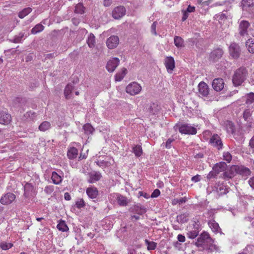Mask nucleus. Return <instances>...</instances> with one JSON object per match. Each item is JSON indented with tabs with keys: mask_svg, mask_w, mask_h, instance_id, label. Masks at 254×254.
I'll return each instance as SVG.
<instances>
[{
	"mask_svg": "<svg viewBox=\"0 0 254 254\" xmlns=\"http://www.w3.org/2000/svg\"><path fill=\"white\" fill-rule=\"evenodd\" d=\"M248 71L246 67H241L234 72L232 78V82L234 86L241 85L246 79Z\"/></svg>",
	"mask_w": 254,
	"mask_h": 254,
	"instance_id": "nucleus-1",
	"label": "nucleus"
},
{
	"mask_svg": "<svg viewBox=\"0 0 254 254\" xmlns=\"http://www.w3.org/2000/svg\"><path fill=\"white\" fill-rule=\"evenodd\" d=\"M213 243V241L210 237L209 234L205 232H203L197 239L194 245L198 248H204L206 243Z\"/></svg>",
	"mask_w": 254,
	"mask_h": 254,
	"instance_id": "nucleus-2",
	"label": "nucleus"
},
{
	"mask_svg": "<svg viewBox=\"0 0 254 254\" xmlns=\"http://www.w3.org/2000/svg\"><path fill=\"white\" fill-rule=\"evenodd\" d=\"M141 90V86L136 82L129 83L126 87V92L131 95H135Z\"/></svg>",
	"mask_w": 254,
	"mask_h": 254,
	"instance_id": "nucleus-3",
	"label": "nucleus"
},
{
	"mask_svg": "<svg viewBox=\"0 0 254 254\" xmlns=\"http://www.w3.org/2000/svg\"><path fill=\"white\" fill-rule=\"evenodd\" d=\"M126 13V9L123 6L115 7L112 12V15L115 19H120L123 17Z\"/></svg>",
	"mask_w": 254,
	"mask_h": 254,
	"instance_id": "nucleus-4",
	"label": "nucleus"
},
{
	"mask_svg": "<svg viewBox=\"0 0 254 254\" xmlns=\"http://www.w3.org/2000/svg\"><path fill=\"white\" fill-rule=\"evenodd\" d=\"M179 131L184 134H195L196 133V129L187 124L181 125L179 127Z\"/></svg>",
	"mask_w": 254,
	"mask_h": 254,
	"instance_id": "nucleus-5",
	"label": "nucleus"
},
{
	"mask_svg": "<svg viewBox=\"0 0 254 254\" xmlns=\"http://www.w3.org/2000/svg\"><path fill=\"white\" fill-rule=\"evenodd\" d=\"M235 168L234 171H236V174H238L242 177L247 178L251 174V170L244 166L235 165Z\"/></svg>",
	"mask_w": 254,
	"mask_h": 254,
	"instance_id": "nucleus-6",
	"label": "nucleus"
},
{
	"mask_svg": "<svg viewBox=\"0 0 254 254\" xmlns=\"http://www.w3.org/2000/svg\"><path fill=\"white\" fill-rule=\"evenodd\" d=\"M209 143L218 150L222 149L223 143L220 137L217 134H213L210 139Z\"/></svg>",
	"mask_w": 254,
	"mask_h": 254,
	"instance_id": "nucleus-7",
	"label": "nucleus"
},
{
	"mask_svg": "<svg viewBox=\"0 0 254 254\" xmlns=\"http://www.w3.org/2000/svg\"><path fill=\"white\" fill-rule=\"evenodd\" d=\"M230 55L235 59H238L241 53L240 48L238 44L236 43H232L229 48Z\"/></svg>",
	"mask_w": 254,
	"mask_h": 254,
	"instance_id": "nucleus-8",
	"label": "nucleus"
},
{
	"mask_svg": "<svg viewBox=\"0 0 254 254\" xmlns=\"http://www.w3.org/2000/svg\"><path fill=\"white\" fill-rule=\"evenodd\" d=\"M106 44L109 49H114L119 44V38L117 36L112 35L107 39Z\"/></svg>",
	"mask_w": 254,
	"mask_h": 254,
	"instance_id": "nucleus-9",
	"label": "nucleus"
},
{
	"mask_svg": "<svg viewBox=\"0 0 254 254\" xmlns=\"http://www.w3.org/2000/svg\"><path fill=\"white\" fill-rule=\"evenodd\" d=\"M198 93L200 96L207 97L209 94L210 89L208 85L203 81L200 82L198 85Z\"/></svg>",
	"mask_w": 254,
	"mask_h": 254,
	"instance_id": "nucleus-10",
	"label": "nucleus"
},
{
	"mask_svg": "<svg viewBox=\"0 0 254 254\" xmlns=\"http://www.w3.org/2000/svg\"><path fill=\"white\" fill-rule=\"evenodd\" d=\"M114 163V159L110 156H106L104 159H99L96 162V164L101 168H105L112 165Z\"/></svg>",
	"mask_w": 254,
	"mask_h": 254,
	"instance_id": "nucleus-11",
	"label": "nucleus"
},
{
	"mask_svg": "<svg viewBox=\"0 0 254 254\" xmlns=\"http://www.w3.org/2000/svg\"><path fill=\"white\" fill-rule=\"evenodd\" d=\"M224 81L221 78H215L212 83L213 89L217 92L222 91L224 88Z\"/></svg>",
	"mask_w": 254,
	"mask_h": 254,
	"instance_id": "nucleus-12",
	"label": "nucleus"
},
{
	"mask_svg": "<svg viewBox=\"0 0 254 254\" xmlns=\"http://www.w3.org/2000/svg\"><path fill=\"white\" fill-rule=\"evenodd\" d=\"M15 199V195L11 192H8L3 195L0 202L3 205H8L12 203Z\"/></svg>",
	"mask_w": 254,
	"mask_h": 254,
	"instance_id": "nucleus-13",
	"label": "nucleus"
},
{
	"mask_svg": "<svg viewBox=\"0 0 254 254\" xmlns=\"http://www.w3.org/2000/svg\"><path fill=\"white\" fill-rule=\"evenodd\" d=\"M250 26V23L246 20H242L240 22L239 26V33L242 36L248 35V29Z\"/></svg>",
	"mask_w": 254,
	"mask_h": 254,
	"instance_id": "nucleus-14",
	"label": "nucleus"
},
{
	"mask_svg": "<svg viewBox=\"0 0 254 254\" xmlns=\"http://www.w3.org/2000/svg\"><path fill=\"white\" fill-rule=\"evenodd\" d=\"M120 60L117 58H112L109 60L106 65V69L109 72H113L119 64Z\"/></svg>",
	"mask_w": 254,
	"mask_h": 254,
	"instance_id": "nucleus-15",
	"label": "nucleus"
},
{
	"mask_svg": "<svg viewBox=\"0 0 254 254\" xmlns=\"http://www.w3.org/2000/svg\"><path fill=\"white\" fill-rule=\"evenodd\" d=\"M164 64L167 71L172 73L175 68V61L172 57H167L165 59Z\"/></svg>",
	"mask_w": 254,
	"mask_h": 254,
	"instance_id": "nucleus-16",
	"label": "nucleus"
},
{
	"mask_svg": "<svg viewBox=\"0 0 254 254\" xmlns=\"http://www.w3.org/2000/svg\"><path fill=\"white\" fill-rule=\"evenodd\" d=\"M11 120V115L6 111H2L0 112V124L2 125H8Z\"/></svg>",
	"mask_w": 254,
	"mask_h": 254,
	"instance_id": "nucleus-17",
	"label": "nucleus"
},
{
	"mask_svg": "<svg viewBox=\"0 0 254 254\" xmlns=\"http://www.w3.org/2000/svg\"><path fill=\"white\" fill-rule=\"evenodd\" d=\"M114 196L116 198L117 203L120 206H127L129 201L127 197L119 193L114 194Z\"/></svg>",
	"mask_w": 254,
	"mask_h": 254,
	"instance_id": "nucleus-18",
	"label": "nucleus"
},
{
	"mask_svg": "<svg viewBox=\"0 0 254 254\" xmlns=\"http://www.w3.org/2000/svg\"><path fill=\"white\" fill-rule=\"evenodd\" d=\"M223 54V51L221 48L214 50L210 55V59L213 62L217 61L220 59Z\"/></svg>",
	"mask_w": 254,
	"mask_h": 254,
	"instance_id": "nucleus-19",
	"label": "nucleus"
},
{
	"mask_svg": "<svg viewBox=\"0 0 254 254\" xmlns=\"http://www.w3.org/2000/svg\"><path fill=\"white\" fill-rule=\"evenodd\" d=\"M88 177V182L93 184L100 180L102 176L99 172L94 171L89 173Z\"/></svg>",
	"mask_w": 254,
	"mask_h": 254,
	"instance_id": "nucleus-20",
	"label": "nucleus"
},
{
	"mask_svg": "<svg viewBox=\"0 0 254 254\" xmlns=\"http://www.w3.org/2000/svg\"><path fill=\"white\" fill-rule=\"evenodd\" d=\"M78 82V80L74 81L73 84L69 83L65 87L64 90V95L66 99L70 98V94L74 88V84Z\"/></svg>",
	"mask_w": 254,
	"mask_h": 254,
	"instance_id": "nucleus-21",
	"label": "nucleus"
},
{
	"mask_svg": "<svg viewBox=\"0 0 254 254\" xmlns=\"http://www.w3.org/2000/svg\"><path fill=\"white\" fill-rule=\"evenodd\" d=\"M86 193L88 196L91 199L96 198L99 194L97 189L94 187L87 188Z\"/></svg>",
	"mask_w": 254,
	"mask_h": 254,
	"instance_id": "nucleus-22",
	"label": "nucleus"
},
{
	"mask_svg": "<svg viewBox=\"0 0 254 254\" xmlns=\"http://www.w3.org/2000/svg\"><path fill=\"white\" fill-rule=\"evenodd\" d=\"M227 164L224 162H221L216 163L213 167L212 169L217 174L224 171L227 168Z\"/></svg>",
	"mask_w": 254,
	"mask_h": 254,
	"instance_id": "nucleus-23",
	"label": "nucleus"
},
{
	"mask_svg": "<svg viewBox=\"0 0 254 254\" xmlns=\"http://www.w3.org/2000/svg\"><path fill=\"white\" fill-rule=\"evenodd\" d=\"M235 165H233L231 166L228 171L225 172L223 173V178L226 179H232L234 176H235L236 174V171H235Z\"/></svg>",
	"mask_w": 254,
	"mask_h": 254,
	"instance_id": "nucleus-24",
	"label": "nucleus"
},
{
	"mask_svg": "<svg viewBox=\"0 0 254 254\" xmlns=\"http://www.w3.org/2000/svg\"><path fill=\"white\" fill-rule=\"evenodd\" d=\"M24 195L26 197H28L30 196H32L34 194V187L30 183H27L24 187Z\"/></svg>",
	"mask_w": 254,
	"mask_h": 254,
	"instance_id": "nucleus-25",
	"label": "nucleus"
},
{
	"mask_svg": "<svg viewBox=\"0 0 254 254\" xmlns=\"http://www.w3.org/2000/svg\"><path fill=\"white\" fill-rule=\"evenodd\" d=\"M209 227L213 232L217 234L219 233L220 234H223L219 227V224L214 220H211L208 223Z\"/></svg>",
	"mask_w": 254,
	"mask_h": 254,
	"instance_id": "nucleus-26",
	"label": "nucleus"
},
{
	"mask_svg": "<svg viewBox=\"0 0 254 254\" xmlns=\"http://www.w3.org/2000/svg\"><path fill=\"white\" fill-rule=\"evenodd\" d=\"M51 179L52 182L55 185L61 184L63 181L62 177L55 171L52 172Z\"/></svg>",
	"mask_w": 254,
	"mask_h": 254,
	"instance_id": "nucleus-27",
	"label": "nucleus"
},
{
	"mask_svg": "<svg viewBox=\"0 0 254 254\" xmlns=\"http://www.w3.org/2000/svg\"><path fill=\"white\" fill-rule=\"evenodd\" d=\"M78 153L77 149L75 147L70 148L67 152V156L69 159H74L77 157Z\"/></svg>",
	"mask_w": 254,
	"mask_h": 254,
	"instance_id": "nucleus-28",
	"label": "nucleus"
},
{
	"mask_svg": "<svg viewBox=\"0 0 254 254\" xmlns=\"http://www.w3.org/2000/svg\"><path fill=\"white\" fill-rule=\"evenodd\" d=\"M189 214L188 213H185L178 215L177 217V221L179 223H184L189 220Z\"/></svg>",
	"mask_w": 254,
	"mask_h": 254,
	"instance_id": "nucleus-29",
	"label": "nucleus"
},
{
	"mask_svg": "<svg viewBox=\"0 0 254 254\" xmlns=\"http://www.w3.org/2000/svg\"><path fill=\"white\" fill-rule=\"evenodd\" d=\"M83 129L86 134H92L95 130L94 127L90 124L87 123L83 126Z\"/></svg>",
	"mask_w": 254,
	"mask_h": 254,
	"instance_id": "nucleus-30",
	"label": "nucleus"
},
{
	"mask_svg": "<svg viewBox=\"0 0 254 254\" xmlns=\"http://www.w3.org/2000/svg\"><path fill=\"white\" fill-rule=\"evenodd\" d=\"M87 43L90 48H94L95 46V37L93 33H90L87 39Z\"/></svg>",
	"mask_w": 254,
	"mask_h": 254,
	"instance_id": "nucleus-31",
	"label": "nucleus"
},
{
	"mask_svg": "<svg viewBox=\"0 0 254 254\" xmlns=\"http://www.w3.org/2000/svg\"><path fill=\"white\" fill-rule=\"evenodd\" d=\"M127 73V69L126 68H123L121 72H119L115 75V80L117 81H121L126 75Z\"/></svg>",
	"mask_w": 254,
	"mask_h": 254,
	"instance_id": "nucleus-32",
	"label": "nucleus"
},
{
	"mask_svg": "<svg viewBox=\"0 0 254 254\" xmlns=\"http://www.w3.org/2000/svg\"><path fill=\"white\" fill-rule=\"evenodd\" d=\"M57 227L59 231L62 232H67L69 230L65 221L63 220L60 221L59 223L57 225Z\"/></svg>",
	"mask_w": 254,
	"mask_h": 254,
	"instance_id": "nucleus-33",
	"label": "nucleus"
},
{
	"mask_svg": "<svg viewBox=\"0 0 254 254\" xmlns=\"http://www.w3.org/2000/svg\"><path fill=\"white\" fill-rule=\"evenodd\" d=\"M174 44L178 48H182L184 47V42L182 38L176 36L174 37Z\"/></svg>",
	"mask_w": 254,
	"mask_h": 254,
	"instance_id": "nucleus-34",
	"label": "nucleus"
},
{
	"mask_svg": "<svg viewBox=\"0 0 254 254\" xmlns=\"http://www.w3.org/2000/svg\"><path fill=\"white\" fill-rule=\"evenodd\" d=\"M241 5L243 9L246 10L247 8L254 5V0H242Z\"/></svg>",
	"mask_w": 254,
	"mask_h": 254,
	"instance_id": "nucleus-35",
	"label": "nucleus"
},
{
	"mask_svg": "<svg viewBox=\"0 0 254 254\" xmlns=\"http://www.w3.org/2000/svg\"><path fill=\"white\" fill-rule=\"evenodd\" d=\"M51 127V125L50 122L47 121H44L40 125V126H39V129L41 131H45L49 129Z\"/></svg>",
	"mask_w": 254,
	"mask_h": 254,
	"instance_id": "nucleus-36",
	"label": "nucleus"
},
{
	"mask_svg": "<svg viewBox=\"0 0 254 254\" xmlns=\"http://www.w3.org/2000/svg\"><path fill=\"white\" fill-rule=\"evenodd\" d=\"M246 45L250 53H254V40L248 39L246 42Z\"/></svg>",
	"mask_w": 254,
	"mask_h": 254,
	"instance_id": "nucleus-37",
	"label": "nucleus"
},
{
	"mask_svg": "<svg viewBox=\"0 0 254 254\" xmlns=\"http://www.w3.org/2000/svg\"><path fill=\"white\" fill-rule=\"evenodd\" d=\"M44 26L41 24H38L36 25L32 29L31 33L33 34H36L37 33L40 32L44 30Z\"/></svg>",
	"mask_w": 254,
	"mask_h": 254,
	"instance_id": "nucleus-38",
	"label": "nucleus"
},
{
	"mask_svg": "<svg viewBox=\"0 0 254 254\" xmlns=\"http://www.w3.org/2000/svg\"><path fill=\"white\" fill-rule=\"evenodd\" d=\"M32 11V8L30 7H27L23 9L22 11H20L18 13V17L20 18H23L29 13Z\"/></svg>",
	"mask_w": 254,
	"mask_h": 254,
	"instance_id": "nucleus-39",
	"label": "nucleus"
},
{
	"mask_svg": "<svg viewBox=\"0 0 254 254\" xmlns=\"http://www.w3.org/2000/svg\"><path fill=\"white\" fill-rule=\"evenodd\" d=\"M133 152L136 157H139L142 153V147L140 145H135L133 147Z\"/></svg>",
	"mask_w": 254,
	"mask_h": 254,
	"instance_id": "nucleus-40",
	"label": "nucleus"
},
{
	"mask_svg": "<svg viewBox=\"0 0 254 254\" xmlns=\"http://www.w3.org/2000/svg\"><path fill=\"white\" fill-rule=\"evenodd\" d=\"M145 244L147 246V250L149 251L154 250L156 248L157 243L154 242H150L148 240H145Z\"/></svg>",
	"mask_w": 254,
	"mask_h": 254,
	"instance_id": "nucleus-41",
	"label": "nucleus"
},
{
	"mask_svg": "<svg viewBox=\"0 0 254 254\" xmlns=\"http://www.w3.org/2000/svg\"><path fill=\"white\" fill-rule=\"evenodd\" d=\"M246 103L247 104H252L254 102V93L251 92L246 95Z\"/></svg>",
	"mask_w": 254,
	"mask_h": 254,
	"instance_id": "nucleus-42",
	"label": "nucleus"
},
{
	"mask_svg": "<svg viewBox=\"0 0 254 254\" xmlns=\"http://www.w3.org/2000/svg\"><path fill=\"white\" fill-rule=\"evenodd\" d=\"M74 12L78 14H83L84 12V7L83 4L79 3L75 7Z\"/></svg>",
	"mask_w": 254,
	"mask_h": 254,
	"instance_id": "nucleus-43",
	"label": "nucleus"
},
{
	"mask_svg": "<svg viewBox=\"0 0 254 254\" xmlns=\"http://www.w3.org/2000/svg\"><path fill=\"white\" fill-rule=\"evenodd\" d=\"M198 232L199 231L197 229L196 230L189 231L187 233V236L190 239H194L197 236Z\"/></svg>",
	"mask_w": 254,
	"mask_h": 254,
	"instance_id": "nucleus-44",
	"label": "nucleus"
},
{
	"mask_svg": "<svg viewBox=\"0 0 254 254\" xmlns=\"http://www.w3.org/2000/svg\"><path fill=\"white\" fill-rule=\"evenodd\" d=\"M13 247V244L11 243L1 242L0 244V248L3 250H7Z\"/></svg>",
	"mask_w": 254,
	"mask_h": 254,
	"instance_id": "nucleus-45",
	"label": "nucleus"
},
{
	"mask_svg": "<svg viewBox=\"0 0 254 254\" xmlns=\"http://www.w3.org/2000/svg\"><path fill=\"white\" fill-rule=\"evenodd\" d=\"M187 201L186 197H181L179 199L178 198H174L172 201V204L173 205H176L177 204H181L183 203L186 202Z\"/></svg>",
	"mask_w": 254,
	"mask_h": 254,
	"instance_id": "nucleus-46",
	"label": "nucleus"
},
{
	"mask_svg": "<svg viewBox=\"0 0 254 254\" xmlns=\"http://www.w3.org/2000/svg\"><path fill=\"white\" fill-rule=\"evenodd\" d=\"M252 116V113L250 109H246L243 112V118L246 121H249Z\"/></svg>",
	"mask_w": 254,
	"mask_h": 254,
	"instance_id": "nucleus-47",
	"label": "nucleus"
},
{
	"mask_svg": "<svg viewBox=\"0 0 254 254\" xmlns=\"http://www.w3.org/2000/svg\"><path fill=\"white\" fill-rule=\"evenodd\" d=\"M75 205L77 208L80 209L85 206V202L82 198L79 199L76 201Z\"/></svg>",
	"mask_w": 254,
	"mask_h": 254,
	"instance_id": "nucleus-48",
	"label": "nucleus"
},
{
	"mask_svg": "<svg viewBox=\"0 0 254 254\" xmlns=\"http://www.w3.org/2000/svg\"><path fill=\"white\" fill-rule=\"evenodd\" d=\"M223 158L228 163H230L232 160V155L229 152H224L223 153Z\"/></svg>",
	"mask_w": 254,
	"mask_h": 254,
	"instance_id": "nucleus-49",
	"label": "nucleus"
},
{
	"mask_svg": "<svg viewBox=\"0 0 254 254\" xmlns=\"http://www.w3.org/2000/svg\"><path fill=\"white\" fill-rule=\"evenodd\" d=\"M217 191L219 193V195L226 194L228 192L227 189L223 186L217 188Z\"/></svg>",
	"mask_w": 254,
	"mask_h": 254,
	"instance_id": "nucleus-50",
	"label": "nucleus"
},
{
	"mask_svg": "<svg viewBox=\"0 0 254 254\" xmlns=\"http://www.w3.org/2000/svg\"><path fill=\"white\" fill-rule=\"evenodd\" d=\"M54 190V187L52 185L47 186L44 189V191L46 193L50 194Z\"/></svg>",
	"mask_w": 254,
	"mask_h": 254,
	"instance_id": "nucleus-51",
	"label": "nucleus"
},
{
	"mask_svg": "<svg viewBox=\"0 0 254 254\" xmlns=\"http://www.w3.org/2000/svg\"><path fill=\"white\" fill-rule=\"evenodd\" d=\"M134 210L135 212L138 214H142L145 212V209L143 207L139 206H135L134 207Z\"/></svg>",
	"mask_w": 254,
	"mask_h": 254,
	"instance_id": "nucleus-52",
	"label": "nucleus"
},
{
	"mask_svg": "<svg viewBox=\"0 0 254 254\" xmlns=\"http://www.w3.org/2000/svg\"><path fill=\"white\" fill-rule=\"evenodd\" d=\"M24 35V34L23 33H20L18 36H15L13 42L15 43H19L23 37Z\"/></svg>",
	"mask_w": 254,
	"mask_h": 254,
	"instance_id": "nucleus-53",
	"label": "nucleus"
},
{
	"mask_svg": "<svg viewBox=\"0 0 254 254\" xmlns=\"http://www.w3.org/2000/svg\"><path fill=\"white\" fill-rule=\"evenodd\" d=\"M218 174L212 169V171H210L207 176L208 180H210L212 178H215L217 177Z\"/></svg>",
	"mask_w": 254,
	"mask_h": 254,
	"instance_id": "nucleus-54",
	"label": "nucleus"
},
{
	"mask_svg": "<svg viewBox=\"0 0 254 254\" xmlns=\"http://www.w3.org/2000/svg\"><path fill=\"white\" fill-rule=\"evenodd\" d=\"M174 141V139L173 138H168L166 142L165 147L168 149L171 148V143Z\"/></svg>",
	"mask_w": 254,
	"mask_h": 254,
	"instance_id": "nucleus-55",
	"label": "nucleus"
},
{
	"mask_svg": "<svg viewBox=\"0 0 254 254\" xmlns=\"http://www.w3.org/2000/svg\"><path fill=\"white\" fill-rule=\"evenodd\" d=\"M157 24V22H154L151 26V32L153 34L155 35H157V32L156 31Z\"/></svg>",
	"mask_w": 254,
	"mask_h": 254,
	"instance_id": "nucleus-56",
	"label": "nucleus"
},
{
	"mask_svg": "<svg viewBox=\"0 0 254 254\" xmlns=\"http://www.w3.org/2000/svg\"><path fill=\"white\" fill-rule=\"evenodd\" d=\"M211 0H198L197 2L203 6L208 5Z\"/></svg>",
	"mask_w": 254,
	"mask_h": 254,
	"instance_id": "nucleus-57",
	"label": "nucleus"
},
{
	"mask_svg": "<svg viewBox=\"0 0 254 254\" xmlns=\"http://www.w3.org/2000/svg\"><path fill=\"white\" fill-rule=\"evenodd\" d=\"M160 194V191L158 189H155L151 195V197H157Z\"/></svg>",
	"mask_w": 254,
	"mask_h": 254,
	"instance_id": "nucleus-58",
	"label": "nucleus"
},
{
	"mask_svg": "<svg viewBox=\"0 0 254 254\" xmlns=\"http://www.w3.org/2000/svg\"><path fill=\"white\" fill-rule=\"evenodd\" d=\"M249 185L251 187V188L254 190V176L250 178L248 182Z\"/></svg>",
	"mask_w": 254,
	"mask_h": 254,
	"instance_id": "nucleus-59",
	"label": "nucleus"
},
{
	"mask_svg": "<svg viewBox=\"0 0 254 254\" xmlns=\"http://www.w3.org/2000/svg\"><path fill=\"white\" fill-rule=\"evenodd\" d=\"M201 176L199 175H196L191 178V181L196 183L200 181Z\"/></svg>",
	"mask_w": 254,
	"mask_h": 254,
	"instance_id": "nucleus-60",
	"label": "nucleus"
},
{
	"mask_svg": "<svg viewBox=\"0 0 254 254\" xmlns=\"http://www.w3.org/2000/svg\"><path fill=\"white\" fill-rule=\"evenodd\" d=\"M177 239L178 241L180 242H185L186 241V238L185 237L182 235V234H179L177 236Z\"/></svg>",
	"mask_w": 254,
	"mask_h": 254,
	"instance_id": "nucleus-61",
	"label": "nucleus"
},
{
	"mask_svg": "<svg viewBox=\"0 0 254 254\" xmlns=\"http://www.w3.org/2000/svg\"><path fill=\"white\" fill-rule=\"evenodd\" d=\"M182 12H183V15L182 18V20L183 21H184L188 18V17L189 16V14H188L189 12L188 11H187L186 10H182Z\"/></svg>",
	"mask_w": 254,
	"mask_h": 254,
	"instance_id": "nucleus-62",
	"label": "nucleus"
},
{
	"mask_svg": "<svg viewBox=\"0 0 254 254\" xmlns=\"http://www.w3.org/2000/svg\"><path fill=\"white\" fill-rule=\"evenodd\" d=\"M249 144L251 147V151L252 152L254 150V136L250 140Z\"/></svg>",
	"mask_w": 254,
	"mask_h": 254,
	"instance_id": "nucleus-63",
	"label": "nucleus"
},
{
	"mask_svg": "<svg viewBox=\"0 0 254 254\" xmlns=\"http://www.w3.org/2000/svg\"><path fill=\"white\" fill-rule=\"evenodd\" d=\"M208 249L209 250H210L211 251H218V247H217L216 245H213V244H211L209 248H208Z\"/></svg>",
	"mask_w": 254,
	"mask_h": 254,
	"instance_id": "nucleus-64",
	"label": "nucleus"
}]
</instances>
